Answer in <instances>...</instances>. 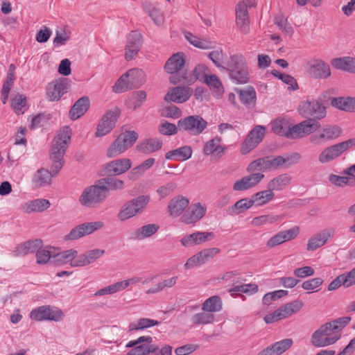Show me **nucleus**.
I'll return each mask as SVG.
<instances>
[{
  "label": "nucleus",
  "mask_w": 355,
  "mask_h": 355,
  "mask_svg": "<svg viewBox=\"0 0 355 355\" xmlns=\"http://www.w3.org/2000/svg\"><path fill=\"white\" fill-rule=\"evenodd\" d=\"M71 129L69 126H63L57 132L51 141L49 153V169L46 172L50 175V179H46V184H51V178L55 176L63 167L65 160L64 155L70 144Z\"/></svg>",
  "instance_id": "f257e3e1"
},
{
  "label": "nucleus",
  "mask_w": 355,
  "mask_h": 355,
  "mask_svg": "<svg viewBox=\"0 0 355 355\" xmlns=\"http://www.w3.org/2000/svg\"><path fill=\"white\" fill-rule=\"evenodd\" d=\"M223 71L228 73L230 78L236 84H245L249 80L248 67L241 54L231 55Z\"/></svg>",
  "instance_id": "f03ea898"
},
{
  "label": "nucleus",
  "mask_w": 355,
  "mask_h": 355,
  "mask_svg": "<svg viewBox=\"0 0 355 355\" xmlns=\"http://www.w3.org/2000/svg\"><path fill=\"white\" fill-rule=\"evenodd\" d=\"M145 83L144 71L140 69H131L123 74L114 86L116 92L121 93L137 88Z\"/></svg>",
  "instance_id": "7ed1b4c3"
},
{
  "label": "nucleus",
  "mask_w": 355,
  "mask_h": 355,
  "mask_svg": "<svg viewBox=\"0 0 355 355\" xmlns=\"http://www.w3.org/2000/svg\"><path fill=\"white\" fill-rule=\"evenodd\" d=\"M148 195H141L126 202L118 214V218L124 221L141 214L150 202Z\"/></svg>",
  "instance_id": "20e7f679"
},
{
  "label": "nucleus",
  "mask_w": 355,
  "mask_h": 355,
  "mask_svg": "<svg viewBox=\"0 0 355 355\" xmlns=\"http://www.w3.org/2000/svg\"><path fill=\"white\" fill-rule=\"evenodd\" d=\"M137 139L138 134L133 130L120 134L107 148L106 155L109 158H112L121 155L130 148Z\"/></svg>",
  "instance_id": "39448f33"
},
{
  "label": "nucleus",
  "mask_w": 355,
  "mask_h": 355,
  "mask_svg": "<svg viewBox=\"0 0 355 355\" xmlns=\"http://www.w3.org/2000/svg\"><path fill=\"white\" fill-rule=\"evenodd\" d=\"M354 146H355V137L327 146L318 155V162L320 164L329 163Z\"/></svg>",
  "instance_id": "423d86ee"
},
{
  "label": "nucleus",
  "mask_w": 355,
  "mask_h": 355,
  "mask_svg": "<svg viewBox=\"0 0 355 355\" xmlns=\"http://www.w3.org/2000/svg\"><path fill=\"white\" fill-rule=\"evenodd\" d=\"M341 134L342 130L338 125L326 124L311 133L309 140L312 144L320 146L336 140Z\"/></svg>",
  "instance_id": "0eeeda50"
},
{
  "label": "nucleus",
  "mask_w": 355,
  "mask_h": 355,
  "mask_svg": "<svg viewBox=\"0 0 355 355\" xmlns=\"http://www.w3.org/2000/svg\"><path fill=\"white\" fill-rule=\"evenodd\" d=\"M107 195L104 191L103 184L99 183V180L94 185L86 187L80 196V203L87 207H94L102 203Z\"/></svg>",
  "instance_id": "6e6552de"
},
{
  "label": "nucleus",
  "mask_w": 355,
  "mask_h": 355,
  "mask_svg": "<svg viewBox=\"0 0 355 355\" xmlns=\"http://www.w3.org/2000/svg\"><path fill=\"white\" fill-rule=\"evenodd\" d=\"M207 121L199 115H191L178 121L180 131L187 132L191 135H199L207 127Z\"/></svg>",
  "instance_id": "1a4fd4ad"
},
{
  "label": "nucleus",
  "mask_w": 355,
  "mask_h": 355,
  "mask_svg": "<svg viewBox=\"0 0 355 355\" xmlns=\"http://www.w3.org/2000/svg\"><path fill=\"white\" fill-rule=\"evenodd\" d=\"M320 127V123L314 119H308L292 127L289 125L286 138L298 139L309 135Z\"/></svg>",
  "instance_id": "9d476101"
},
{
  "label": "nucleus",
  "mask_w": 355,
  "mask_h": 355,
  "mask_svg": "<svg viewBox=\"0 0 355 355\" xmlns=\"http://www.w3.org/2000/svg\"><path fill=\"white\" fill-rule=\"evenodd\" d=\"M265 135L266 128L264 126L261 125H255L254 128L250 131L241 144V154L246 155L252 149L255 148L262 141Z\"/></svg>",
  "instance_id": "9b49d317"
},
{
  "label": "nucleus",
  "mask_w": 355,
  "mask_h": 355,
  "mask_svg": "<svg viewBox=\"0 0 355 355\" xmlns=\"http://www.w3.org/2000/svg\"><path fill=\"white\" fill-rule=\"evenodd\" d=\"M299 111L304 117L309 119L313 117L315 121L322 119L326 116L325 107L315 100L304 101L300 106Z\"/></svg>",
  "instance_id": "f8f14e48"
},
{
  "label": "nucleus",
  "mask_w": 355,
  "mask_h": 355,
  "mask_svg": "<svg viewBox=\"0 0 355 355\" xmlns=\"http://www.w3.org/2000/svg\"><path fill=\"white\" fill-rule=\"evenodd\" d=\"M119 114L120 110L117 107L108 110L97 126L96 136L100 137L109 133L114 127Z\"/></svg>",
  "instance_id": "ddd939ff"
},
{
  "label": "nucleus",
  "mask_w": 355,
  "mask_h": 355,
  "mask_svg": "<svg viewBox=\"0 0 355 355\" xmlns=\"http://www.w3.org/2000/svg\"><path fill=\"white\" fill-rule=\"evenodd\" d=\"M78 254L74 249L64 250L60 252H53L50 250H46V265L62 266L71 262Z\"/></svg>",
  "instance_id": "4468645a"
},
{
  "label": "nucleus",
  "mask_w": 355,
  "mask_h": 355,
  "mask_svg": "<svg viewBox=\"0 0 355 355\" xmlns=\"http://www.w3.org/2000/svg\"><path fill=\"white\" fill-rule=\"evenodd\" d=\"M350 320V317H341L324 323L319 329L328 337H334L337 342L341 337L343 329L349 323Z\"/></svg>",
  "instance_id": "2eb2a0df"
},
{
  "label": "nucleus",
  "mask_w": 355,
  "mask_h": 355,
  "mask_svg": "<svg viewBox=\"0 0 355 355\" xmlns=\"http://www.w3.org/2000/svg\"><path fill=\"white\" fill-rule=\"evenodd\" d=\"M103 225V223L101 221L80 224L73 228L70 232L64 236V240L72 241L78 239L85 235L90 234L92 232L102 228Z\"/></svg>",
  "instance_id": "dca6fc26"
},
{
  "label": "nucleus",
  "mask_w": 355,
  "mask_h": 355,
  "mask_svg": "<svg viewBox=\"0 0 355 355\" xmlns=\"http://www.w3.org/2000/svg\"><path fill=\"white\" fill-rule=\"evenodd\" d=\"M71 81L66 78H61L58 80L49 83L47 88V96L51 101H58L70 88Z\"/></svg>",
  "instance_id": "f3484780"
},
{
  "label": "nucleus",
  "mask_w": 355,
  "mask_h": 355,
  "mask_svg": "<svg viewBox=\"0 0 355 355\" xmlns=\"http://www.w3.org/2000/svg\"><path fill=\"white\" fill-rule=\"evenodd\" d=\"M132 166L128 158L112 160L103 166V174L107 176H116L128 171Z\"/></svg>",
  "instance_id": "a211bd4d"
},
{
  "label": "nucleus",
  "mask_w": 355,
  "mask_h": 355,
  "mask_svg": "<svg viewBox=\"0 0 355 355\" xmlns=\"http://www.w3.org/2000/svg\"><path fill=\"white\" fill-rule=\"evenodd\" d=\"M299 232L300 229L297 226L293 227L286 230L280 231L268 240L266 242V247L268 248H272L284 243L286 241H291L297 236Z\"/></svg>",
  "instance_id": "6ab92c4d"
},
{
  "label": "nucleus",
  "mask_w": 355,
  "mask_h": 355,
  "mask_svg": "<svg viewBox=\"0 0 355 355\" xmlns=\"http://www.w3.org/2000/svg\"><path fill=\"white\" fill-rule=\"evenodd\" d=\"M142 45V36L137 31H132L127 37L125 58L131 60L138 53Z\"/></svg>",
  "instance_id": "aec40b11"
},
{
  "label": "nucleus",
  "mask_w": 355,
  "mask_h": 355,
  "mask_svg": "<svg viewBox=\"0 0 355 355\" xmlns=\"http://www.w3.org/2000/svg\"><path fill=\"white\" fill-rule=\"evenodd\" d=\"M250 173L236 181L233 185V190L242 191L250 189L257 186L264 178V175L261 173Z\"/></svg>",
  "instance_id": "412c9836"
},
{
  "label": "nucleus",
  "mask_w": 355,
  "mask_h": 355,
  "mask_svg": "<svg viewBox=\"0 0 355 355\" xmlns=\"http://www.w3.org/2000/svg\"><path fill=\"white\" fill-rule=\"evenodd\" d=\"M214 237V234L213 232H196L184 236L180 239V243L182 246L185 248H190L211 240Z\"/></svg>",
  "instance_id": "4be33fe9"
},
{
  "label": "nucleus",
  "mask_w": 355,
  "mask_h": 355,
  "mask_svg": "<svg viewBox=\"0 0 355 355\" xmlns=\"http://www.w3.org/2000/svg\"><path fill=\"white\" fill-rule=\"evenodd\" d=\"M192 93V89L189 87H175L166 93L164 100L167 102L182 103L186 102Z\"/></svg>",
  "instance_id": "5701e85b"
},
{
  "label": "nucleus",
  "mask_w": 355,
  "mask_h": 355,
  "mask_svg": "<svg viewBox=\"0 0 355 355\" xmlns=\"http://www.w3.org/2000/svg\"><path fill=\"white\" fill-rule=\"evenodd\" d=\"M335 233L333 228L324 229L311 236L307 243V250L313 251L326 244Z\"/></svg>",
  "instance_id": "b1692460"
},
{
  "label": "nucleus",
  "mask_w": 355,
  "mask_h": 355,
  "mask_svg": "<svg viewBox=\"0 0 355 355\" xmlns=\"http://www.w3.org/2000/svg\"><path fill=\"white\" fill-rule=\"evenodd\" d=\"M207 208L200 202L191 205L182 216L185 224H192L200 220L206 214Z\"/></svg>",
  "instance_id": "393cba45"
},
{
  "label": "nucleus",
  "mask_w": 355,
  "mask_h": 355,
  "mask_svg": "<svg viewBox=\"0 0 355 355\" xmlns=\"http://www.w3.org/2000/svg\"><path fill=\"white\" fill-rule=\"evenodd\" d=\"M293 344L291 338H285L268 346L257 355H281L290 349Z\"/></svg>",
  "instance_id": "a878e982"
},
{
  "label": "nucleus",
  "mask_w": 355,
  "mask_h": 355,
  "mask_svg": "<svg viewBox=\"0 0 355 355\" xmlns=\"http://www.w3.org/2000/svg\"><path fill=\"white\" fill-rule=\"evenodd\" d=\"M236 22L241 33L248 34L250 32V20L247 6L239 3L236 9Z\"/></svg>",
  "instance_id": "bb28decb"
},
{
  "label": "nucleus",
  "mask_w": 355,
  "mask_h": 355,
  "mask_svg": "<svg viewBox=\"0 0 355 355\" xmlns=\"http://www.w3.org/2000/svg\"><path fill=\"white\" fill-rule=\"evenodd\" d=\"M309 73L315 78H327L331 75L330 67L324 61L318 60L310 64Z\"/></svg>",
  "instance_id": "cd10ccee"
},
{
  "label": "nucleus",
  "mask_w": 355,
  "mask_h": 355,
  "mask_svg": "<svg viewBox=\"0 0 355 355\" xmlns=\"http://www.w3.org/2000/svg\"><path fill=\"white\" fill-rule=\"evenodd\" d=\"M310 342L314 347L320 348L335 344L336 339L334 337H328L318 328L311 334Z\"/></svg>",
  "instance_id": "c85d7f7f"
},
{
  "label": "nucleus",
  "mask_w": 355,
  "mask_h": 355,
  "mask_svg": "<svg viewBox=\"0 0 355 355\" xmlns=\"http://www.w3.org/2000/svg\"><path fill=\"white\" fill-rule=\"evenodd\" d=\"M90 105L89 98L87 96H83L79 98L69 110V118L71 120H76L84 115L88 110Z\"/></svg>",
  "instance_id": "c756f323"
},
{
  "label": "nucleus",
  "mask_w": 355,
  "mask_h": 355,
  "mask_svg": "<svg viewBox=\"0 0 355 355\" xmlns=\"http://www.w3.org/2000/svg\"><path fill=\"white\" fill-rule=\"evenodd\" d=\"M189 204V199L178 196L171 199L168 203V209L170 215L173 217L179 216Z\"/></svg>",
  "instance_id": "7c9ffc66"
},
{
  "label": "nucleus",
  "mask_w": 355,
  "mask_h": 355,
  "mask_svg": "<svg viewBox=\"0 0 355 355\" xmlns=\"http://www.w3.org/2000/svg\"><path fill=\"white\" fill-rule=\"evenodd\" d=\"M163 145L162 141L157 138L145 139L137 145V150L144 154H151L159 150Z\"/></svg>",
  "instance_id": "2f4dec72"
},
{
  "label": "nucleus",
  "mask_w": 355,
  "mask_h": 355,
  "mask_svg": "<svg viewBox=\"0 0 355 355\" xmlns=\"http://www.w3.org/2000/svg\"><path fill=\"white\" fill-rule=\"evenodd\" d=\"M222 139L216 136L207 141L203 147V153L205 155L220 156L225 152V148L220 145Z\"/></svg>",
  "instance_id": "473e14b6"
},
{
  "label": "nucleus",
  "mask_w": 355,
  "mask_h": 355,
  "mask_svg": "<svg viewBox=\"0 0 355 355\" xmlns=\"http://www.w3.org/2000/svg\"><path fill=\"white\" fill-rule=\"evenodd\" d=\"M241 102L248 108H253L256 104L257 94L253 87L249 86L245 89H236Z\"/></svg>",
  "instance_id": "72a5a7b5"
},
{
  "label": "nucleus",
  "mask_w": 355,
  "mask_h": 355,
  "mask_svg": "<svg viewBox=\"0 0 355 355\" xmlns=\"http://www.w3.org/2000/svg\"><path fill=\"white\" fill-rule=\"evenodd\" d=\"M291 182V177L287 173H283L270 180L267 184V188L272 193L281 191L288 187Z\"/></svg>",
  "instance_id": "f704fd0d"
},
{
  "label": "nucleus",
  "mask_w": 355,
  "mask_h": 355,
  "mask_svg": "<svg viewBox=\"0 0 355 355\" xmlns=\"http://www.w3.org/2000/svg\"><path fill=\"white\" fill-rule=\"evenodd\" d=\"M185 60L184 53L178 52L171 56L167 60L164 69L169 73L179 72L184 67Z\"/></svg>",
  "instance_id": "c9c22d12"
},
{
  "label": "nucleus",
  "mask_w": 355,
  "mask_h": 355,
  "mask_svg": "<svg viewBox=\"0 0 355 355\" xmlns=\"http://www.w3.org/2000/svg\"><path fill=\"white\" fill-rule=\"evenodd\" d=\"M159 229V225L154 223L143 225L132 233L131 239L139 241L145 239L154 235Z\"/></svg>",
  "instance_id": "e433bc0d"
},
{
  "label": "nucleus",
  "mask_w": 355,
  "mask_h": 355,
  "mask_svg": "<svg viewBox=\"0 0 355 355\" xmlns=\"http://www.w3.org/2000/svg\"><path fill=\"white\" fill-rule=\"evenodd\" d=\"M331 64L337 69L355 73V58L349 56L335 58Z\"/></svg>",
  "instance_id": "4c0bfd02"
},
{
  "label": "nucleus",
  "mask_w": 355,
  "mask_h": 355,
  "mask_svg": "<svg viewBox=\"0 0 355 355\" xmlns=\"http://www.w3.org/2000/svg\"><path fill=\"white\" fill-rule=\"evenodd\" d=\"M192 149L189 146H184L179 148L168 151L165 157L166 159L186 161L192 155Z\"/></svg>",
  "instance_id": "58836bf2"
},
{
  "label": "nucleus",
  "mask_w": 355,
  "mask_h": 355,
  "mask_svg": "<svg viewBox=\"0 0 355 355\" xmlns=\"http://www.w3.org/2000/svg\"><path fill=\"white\" fill-rule=\"evenodd\" d=\"M304 306L300 300H294L279 307L277 311L280 313L282 320L286 318L295 313L298 312Z\"/></svg>",
  "instance_id": "ea45409f"
},
{
  "label": "nucleus",
  "mask_w": 355,
  "mask_h": 355,
  "mask_svg": "<svg viewBox=\"0 0 355 355\" xmlns=\"http://www.w3.org/2000/svg\"><path fill=\"white\" fill-rule=\"evenodd\" d=\"M222 307L223 303L221 298L218 295L209 297L202 304V311H205L211 313L220 311Z\"/></svg>",
  "instance_id": "a19ab883"
},
{
  "label": "nucleus",
  "mask_w": 355,
  "mask_h": 355,
  "mask_svg": "<svg viewBox=\"0 0 355 355\" xmlns=\"http://www.w3.org/2000/svg\"><path fill=\"white\" fill-rule=\"evenodd\" d=\"M275 193H272L269 189L263 190L254 193L251 197L257 207H261L266 205L275 198Z\"/></svg>",
  "instance_id": "79ce46f5"
},
{
  "label": "nucleus",
  "mask_w": 355,
  "mask_h": 355,
  "mask_svg": "<svg viewBox=\"0 0 355 355\" xmlns=\"http://www.w3.org/2000/svg\"><path fill=\"white\" fill-rule=\"evenodd\" d=\"M254 205L252 198H242L229 208V213L231 215H238L251 208Z\"/></svg>",
  "instance_id": "37998d69"
},
{
  "label": "nucleus",
  "mask_w": 355,
  "mask_h": 355,
  "mask_svg": "<svg viewBox=\"0 0 355 355\" xmlns=\"http://www.w3.org/2000/svg\"><path fill=\"white\" fill-rule=\"evenodd\" d=\"M214 315L205 311L194 314L191 319L193 325L210 324L214 322Z\"/></svg>",
  "instance_id": "c03bdc74"
},
{
  "label": "nucleus",
  "mask_w": 355,
  "mask_h": 355,
  "mask_svg": "<svg viewBox=\"0 0 355 355\" xmlns=\"http://www.w3.org/2000/svg\"><path fill=\"white\" fill-rule=\"evenodd\" d=\"M99 183L103 184L105 193L110 190H121L124 188V182L114 178H105L99 180Z\"/></svg>",
  "instance_id": "a18cd8bd"
},
{
  "label": "nucleus",
  "mask_w": 355,
  "mask_h": 355,
  "mask_svg": "<svg viewBox=\"0 0 355 355\" xmlns=\"http://www.w3.org/2000/svg\"><path fill=\"white\" fill-rule=\"evenodd\" d=\"M289 122L286 119H277L271 122L272 130L279 136L286 137L288 131Z\"/></svg>",
  "instance_id": "49530a36"
},
{
  "label": "nucleus",
  "mask_w": 355,
  "mask_h": 355,
  "mask_svg": "<svg viewBox=\"0 0 355 355\" xmlns=\"http://www.w3.org/2000/svg\"><path fill=\"white\" fill-rule=\"evenodd\" d=\"M21 209L25 213L43 211L44 209V199H36L21 205Z\"/></svg>",
  "instance_id": "de8ad7c7"
},
{
  "label": "nucleus",
  "mask_w": 355,
  "mask_h": 355,
  "mask_svg": "<svg viewBox=\"0 0 355 355\" xmlns=\"http://www.w3.org/2000/svg\"><path fill=\"white\" fill-rule=\"evenodd\" d=\"M63 311L57 306H46V320L60 322L64 318Z\"/></svg>",
  "instance_id": "09e8293b"
},
{
  "label": "nucleus",
  "mask_w": 355,
  "mask_h": 355,
  "mask_svg": "<svg viewBox=\"0 0 355 355\" xmlns=\"http://www.w3.org/2000/svg\"><path fill=\"white\" fill-rule=\"evenodd\" d=\"M205 82L210 87V89L217 93V94H220L223 92L224 89L223 85L219 78L216 75H205Z\"/></svg>",
  "instance_id": "8fccbe9b"
},
{
  "label": "nucleus",
  "mask_w": 355,
  "mask_h": 355,
  "mask_svg": "<svg viewBox=\"0 0 355 355\" xmlns=\"http://www.w3.org/2000/svg\"><path fill=\"white\" fill-rule=\"evenodd\" d=\"M275 24L279 27V28L284 32L286 35L291 36L293 33V28L288 24L287 18L283 15H277L274 19Z\"/></svg>",
  "instance_id": "3c124183"
},
{
  "label": "nucleus",
  "mask_w": 355,
  "mask_h": 355,
  "mask_svg": "<svg viewBox=\"0 0 355 355\" xmlns=\"http://www.w3.org/2000/svg\"><path fill=\"white\" fill-rule=\"evenodd\" d=\"M279 220V216L277 215H261L254 218L251 221V224L254 227H259L268 223H273Z\"/></svg>",
  "instance_id": "603ef678"
},
{
  "label": "nucleus",
  "mask_w": 355,
  "mask_h": 355,
  "mask_svg": "<svg viewBox=\"0 0 355 355\" xmlns=\"http://www.w3.org/2000/svg\"><path fill=\"white\" fill-rule=\"evenodd\" d=\"M26 98L22 94H17L12 99L11 107L17 114H21L24 112L22 109L26 106Z\"/></svg>",
  "instance_id": "864d4df0"
},
{
  "label": "nucleus",
  "mask_w": 355,
  "mask_h": 355,
  "mask_svg": "<svg viewBox=\"0 0 355 355\" xmlns=\"http://www.w3.org/2000/svg\"><path fill=\"white\" fill-rule=\"evenodd\" d=\"M271 74L273 76L278 78L288 85H290L293 90H295L297 88V83L295 79L291 75L282 73L276 69L272 70Z\"/></svg>",
  "instance_id": "5fc2aeb1"
},
{
  "label": "nucleus",
  "mask_w": 355,
  "mask_h": 355,
  "mask_svg": "<svg viewBox=\"0 0 355 355\" xmlns=\"http://www.w3.org/2000/svg\"><path fill=\"white\" fill-rule=\"evenodd\" d=\"M146 98V93L144 91H136L132 94L131 104L130 107L133 110L139 108Z\"/></svg>",
  "instance_id": "6e6d98bb"
},
{
  "label": "nucleus",
  "mask_w": 355,
  "mask_h": 355,
  "mask_svg": "<svg viewBox=\"0 0 355 355\" xmlns=\"http://www.w3.org/2000/svg\"><path fill=\"white\" fill-rule=\"evenodd\" d=\"M266 164L264 157L257 159L252 162L247 167V171L249 173H259V171H266Z\"/></svg>",
  "instance_id": "4d7b16f0"
},
{
  "label": "nucleus",
  "mask_w": 355,
  "mask_h": 355,
  "mask_svg": "<svg viewBox=\"0 0 355 355\" xmlns=\"http://www.w3.org/2000/svg\"><path fill=\"white\" fill-rule=\"evenodd\" d=\"M288 295V291L278 290L271 293H266L263 297L264 304H270L272 301L277 300Z\"/></svg>",
  "instance_id": "13d9d810"
},
{
  "label": "nucleus",
  "mask_w": 355,
  "mask_h": 355,
  "mask_svg": "<svg viewBox=\"0 0 355 355\" xmlns=\"http://www.w3.org/2000/svg\"><path fill=\"white\" fill-rule=\"evenodd\" d=\"M146 9L155 24L160 26L164 23V16L159 9L151 8L150 5L148 7H146Z\"/></svg>",
  "instance_id": "bf43d9fd"
},
{
  "label": "nucleus",
  "mask_w": 355,
  "mask_h": 355,
  "mask_svg": "<svg viewBox=\"0 0 355 355\" xmlns=\"http://www.w3.org/2000/svg\"><path fill=\"white\" fill-rule=\"evenodd\" d=\"M161 115L164 117L177 119L181 116V111L176 105H170L162 109Z\"/></svg>",
  "instance_id": "052dcab7"
},
{
  "label": "nucleus",
  "mask_w": 355,
  "mask_h": 355,
  "mask_svg": "<svg viewBox=\"0 0 355 355\" xmlns=\"http://www.w3.org/2000/svg\"><path fill=\"white\" fill-rule=\"evenodd\" d=\"M31 184L34 189L40 188L44 184V169L43 168H39L33 174Z\"/></svg>",
  "instance_id": "680f3d73"
},
{
  "label": "nucleus",
  "mask_w": 355,
  "mask_h": 355,
  "mask_svg": "<svg viewBox=\"0 0 355 355\" xmlns=\"http://www.w3.org/2000/svg\"><path fill=\"white\" fill-rule=\"evenodd\" d=\"M178 125H175L174 123H171L167 121L162 123L159 126V132L164 135H172L178 132Z\"/></svg>",
  "instance_id": "e2e57ef3"
},
{
  "label": "nucleus",
  "mask_w": 355,
  "mask_h": 355,
  "mask_svg": "<svg viewBox=\"0 0 355 355\" xmlns=\"http://www.w3.org/2000/svg\"><path fill=\"white\" fill-rule=\"evenodd\" d=\"M208 57L223 71V68H225V66L222 64L223 60V51L221 50L213 51L208 54Z\"/></svg>",
  "instance_id": "0e129e2a"
},
{
  "label": "nucleus",
  "mask_w": 355,
  "mask_h": 355,
  "mask_svg": "<svg viewBox=\"0 0 355 355\" xmlns=\"http://www.w3.org/2000/svg\"><path fill=\"white\" fill-rule=\"evenodd\" d=\"M176 187L177 185L175 183L168 182L165 185L159 187L157 190V193L159 195L161 198H164L172 193Z\"/></svg>",
  "instance_id": "69168bd1"
},
{
  "label": "nucleus",
  "mask_w": 355,
  "mask_h": 355,
  "mask_svg": "<svg viewBox=\"0 0 355 355\" xmlns=\"http://www.w3.org/2000/svg\"><path fill=\"white\" fill-rule=\"evenodd\" d=\"M322 279L320 277L313 278L304 282L302 288L304 290H314L322 285Z\"/></svg>",
  "instance_id": "338daca9"
},
{
  "label": "nucleus",
  "mask_w": 355,
  "mask_h": 355,
  "mask_svg": "<svg viewBox=\"0 0 355 355\" xmlns=\"http://www.w3.org/2000/svg\"><path fill=\"white\" fill-rule=\"evenodd\" d=\"M220 252V250L217 248L205 249L198 252V255L203 260V263L213 258L216 254Z\"/></svg>",
  "instance_id": "774afa93"
}]
</instances>
